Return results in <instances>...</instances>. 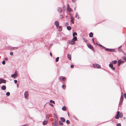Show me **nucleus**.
<instances>
[{"mask_svg": "<svg viewBox=\"0 0 126 126\" xmlns=\"http://www.w3.org/2000/svg\"><path fill=\"white\" fill-rule=\"evenodd\" d=\"M2 64L3 65H4L5 64V61L3 60L2 61Z\"/></svg>", "mask_w": 126, "mask_h": 126, "instance_id": "44", "label": "nucleus"}, {"mask_svg": "<svg viewBox=\"0 0 126 126\" xmlns=\"http://www.w3.org/2000/svg\"><path fill=\"white\" fill-rule=\"evenodd\" d=\"M69 23L68 22H66V23H65V26H67V25H69Z\"/></svg>", "mask_w": 126, "mask_h": 126, "instance_id": "46", "label": "nucleus"}, {"mask_svg": "<svg viewBox=\"0 0 126 126\" xmlns=\"http://www.w3.org/2000/svg\"><path fill=\"white\" fill-rule=\"evenodd\" d=\"M73 118H74L76 120H77V119L76 116L74 115H73Z\"/></svg>", "mask_w": 126, "mask_h": 126, "instance_id": "48", "label": "nucleus"}, {"mask_svg": "<svg viewBox=\"0 0 126 126\" xmlns=\"http://www.w3.org/2000/svg\"><path fill=\"white\" fill-rule=\"evenodd\" d=\"M122 52L124 54V56H125V57H126V54L123 51Z\"/></svg>", "mask_w": 126, "mask_h": 126, "instance_id": "52", "label": "nucleus"}, {"mask_svg": "<svg viewBox=\"0 0 126 126\" xmlns=\"http://www.w3.org/2000/svg\"><path fill=\"white\" fill-rule=\"evenodd\" d=\"M109 67L113 70H115V68L113 67V64L112 63H110V64L109 65Z\"/></svg>", "mask_w": 126, "mask_h": 126, "instance_id": "6", "label": "nucleus"}, {"mask_svg": "<svg viewBox=\"0 0 126 126\" xmlns=\"http://www.w3.org/2000/svg\"><path fill=\"white\" fill-rule=\"evenodd\" d=\"M87 46L88 47L91 49L93 51H94L93 47L90 44H87Z\"/></svg>", "mask_w": 126, "mask_h": 126, "instance_id": "4", "label": "nucleus"}, {"mask_svg": "<svg viewBox=\"0 0 126 126\" xmlns=\"http://www.w3.org/2000/svg\"><path fill=\"white\" fill-rule=\"evenodd\" d=\"M124 62V61L122 60L121 59H119L118 61V66H120L121 64L123 63Z\"/></svg>", "mask_w": 126, "mask_h": 126, "instance_id": "3", "label": "nucleus"}, {"mask_svg": "<svg viewBox=\"0 0 126 126\" xmlns=\"http://www.w3.org/2000/svg\"><path fill=\"white\" fill-rule=\"evenodd\" d=\"M119 115H116L115 116V118L116 119H118L119 118Z\"/></svg>", "mask_w": 126, "mask_h": 126, "instance_id": "36", "label": "nucleus"}, {"mask_svg": "<svg viewBox=\"0 0 126 126\" xmlns=\"http://www.w3.org/2000/svg\"><path fill=\"white\" fill-rule=\"evenodd\" d=\"M119 50V52H122L123 51V50L122 49H120V48L118 49Z\"/></svg>", "mask_w": 126, "mask_h": 126, "instance_id": "47", "label": "nucleus"}, {"mask_svg": "<svg viewBox=\"0 0 126 126\" xmlns=\"http://www.w3.org/2000/svg\"><path fill=\"white\" fill-rule=\"evenodd\" d=\"M68 43L70 44L74 45L75 43V42H74L72 40H68Z\"/></svg>", "mask_w": 126, "mask_h": 126, "instance_id": "8", "label": "nucleus"}, {"mask_svg": "<svg viewBox=\"0 0 126 126\" xmlns=\"http://www.w3.org/2000/svg\"><path fill=\"white\" fill-rule=\"evenodd\" d=\"M73 2H75L77 0H71Z\"/></svg>", "mask_w": 126, "mask_h": 126, "instance_id": "60", "label": "nucleus"}, {"mask_svg": "<svg viewBox=\"0 0 126 126\" xmlns=\"http://www.w3.org/2000/svg\"><path fill=\"white\" fill-rule=\"evenodd\" d=\"M122 46H121L119 47H118V49L122 47Z\"/></svg>", "mask_w": 126, "mask_h": 126, "instance_id": "63", "label": "nucleus"}, {"mask_svg": "<svg viewBox=\"0 0 126 126\" xmlns=\"http://www.w3.org/2000/svg\"><path fill=\"white\" fill-rule=\"evenodd\" d=\"M94 67L96 68H100L101 67V66L97 63H94L93 64Z\"/></svg>", "mask_w": 126, "mask_h": 126, "instance_id": "2", "label": "nucleus"}, {"mask_svg": "<svg viewBox=\"0 0 126 126\" xmlns=\"http://www.w3.org/2000/svg\"><path fill=\"white\" fill-rule=\"evenodd\" d=\"M59 59V57H57L55 59V61L56 62H57L58 61Z\"/></svg>", "mask_w": 126, "mask_h": 126, "instance_id": "40", "label": "nucleus"}, {"mask_svg": "<svg viewBox=\"0 0 126 126\" xmlns=\"http://www.w3.org/2000/svg\"><path fill=\"white\" fill-rule=\"evenodd\" d=\"M61 79L63 81H64L66 80V78L63 76H62L61 78Z\"/></svg>", "mask_w": 126, "mask_h": 126, "instance_id": "21", "label": "nucleus"}, {"mask_svg": "<svg viewBox=\"0 0 126 126\" xmlns=\"http://www.w3.org/2000/svg\"><path fill=\"white\" fill-rule=\"evenodd\" d=\"M55 120L54 121V123H53L55 124H58V119H55Z\"/></svg>", "mask_w": 126, "mask_h": 126, "instance_id": "30", "label": "nucleus"}, {"mask_svg": "<svg viewBox=\"0 0 126 126\" xmlns=\"http://www.w3.org/2000/svg\"><path fill=\"white\" fill-rule=\"evenodd\" d=\"M124 98V96L122 94H121V96L120 97V101H121L122 102H123V99Z\"/></svg>", "mask_w": 126, "mask_h": 126, "instance_id": "13", "label": "nucleus"}, {"mask_svg": "<svg viewBox=\"0 0 126 126\" xmlns=\"http://www.w3.org/2000/svg\"><path fill=\"white\" fill-rule=\"evenodd\" d=\"M50 103H53L54 104L55 103L54 101L53 100H50Z\"/></svg>", "mask_w": 126, "mask_h": 126, "instance_id": "37", "label": "nucleus"}, {"mask_svg": "<svg viewBox=\"0 0 126 126\" xmlns=\"http://www.w3.org/2000/svg\"><path fill=\"white\" fill-rule=\"evenodd\" d=\"M57 11L60 13H61L62 11V9L60 7H58L57 9Z\"/></svg>", "mask_w": 126, "mask_h": 126, "instance_id": "12", "label": "nucleus"}, {"mask_svg": "<svg viewBox=\"0 0 126 126\" xmlns=\"http://www.w3.org/2000/svg\"><path fill=\"white\" fill-rule=\"evenodd\" d=\"M59 124L60 125H63V123L60 121H59Z\"/></svg>", "mask_w": 126, "mask_h": 126, "instance_id": "34", "label": "nucleus"}, {"mask_svg": "<svg viewBox=\"0 0 126 126\" xmlns=\"http://www.w3.org/2000/svg\"><path fill=\"white\" fill-rule=\"evenodd\" d=\"M10 93L9 92H7L6 93V95L7 96H9L10 95Z\"/></svg>", "mask_w": 126, "mask_h": 126, "instance_id": "39", "label": "nucleus"}, {"mask_svg": "<svg viewBox=\"0 0 126 126\" xmlns=\"http://www.w3.org/2000/svg\"><path fill=\"white\" fill-rule=\"evenodd\" d=\"M122 102L121 101H120V102L119 104V105H121L122 104Z\"/></svg>", "mask_w": 126, "mask_h": 126, "instance_id": "58", "label": "nucleus"}, {"mask_svg": "<svg viewBox=\"0 0 126 126\" xmlns=\"http://www.w3.org/2000/svg\"><path fill=\"white\" fill-rule=\"evenodd\" d=\"M57 28H58L59 29L58 30V31H62V27L61 26H59V25L58 26V27H57Z\"/></svg>", "mask_w": 126, "mask_h": 126, "instance_id": "15", "label": "nucleus"}, {"mask_svg": "<svg viewBox=\"0 0 126 126\" xmlns=\"http://www.w3.org/2000/svg\"><path fill=\"white\" fill-rule=\"evenodd\" d=\"M62 110L64 111H66V107L65 106H63L62 108Z\"/></svg>", "mask_w": 126, "mask_h": 126, "instance_id": "31", "label": "nucleus"}, {"mask_svg": "<svg viewBox=\"0 0 126 126\" xmlns=\"http://www.w3.org/2000/svg\"><path fill=\"white\" fill-rule=\"evenodd\" d=\"M6 87L5 85H2L1 86V89L2 90H4L6 89Z\"/></svg>", "mask_w": 126, "mask_h": 126, "instance_id": "16", "label": "nucleus"}, {"mask_svg": "<svg viewBox=\"0 0 126 126\" xmlns=\"http://www.w3.org/2000/svg\"><path fill=\"white\" fill-rule=\"evenodd\" d=\"M6 82V80L5 79L0 78V84L2 83H5Z\"/></svg>", "mask_w": 126, "mask_h": 126, "instance_id": "5", "label": "nucleus"}, {"mask_svg": "<svg viewBox=\"0 0 126 126\" xmlns=\"http://www.w3.org/2000/svg\"><path fill=\"white\" fill-rule=\"evenodd\" d=\"M119 117L120 118H122L123 117V115L122 112H121L120 114L119 115Z\"/></svg>", "mask_w": 126, "mask_h": 126, "instance_id": "23", "label": "nucleus"}, {"mask_svg": "<svg viewBox=\"0 0 126 126\" xmlns=\"http://www.w3.org/2000/svg\"><path fill=\"white\" fill-rule=\"evenodd\" d=\"M70 22H71V23L72 24H74V21H73V20H71L70 21Z\"/></svg>", "mask_w": 126, "mask_h": 126, "instance_id": "50", "label": "nucleus"}, {"mask_svg": "<svg viewBox=\"0 0 126 126\" xmlns=\"http://www.w3.org/2000/svg\"><path fill=\"white\" fill-rule=\"evenodd\" d=\"M46 117L47 120H49V118L48 114H47L46 115Z\"/></svg>", "mask_w": 126, "mask_h": 126, "instance_id": "20", "label": "nucleus"}, {"mask_svg": "<svg viewBox=\"0 0 126 126\" xmlns=\"http://www.w3.org/2000/svg\"><path fill=\"white\" fill-rule=\"evenodd\" d=\"M14 82L15 83H16L17 82V80L15 79L14 80Z\"/></svg>", "mask_w": 126, "mask_h": 126, "instance_id": "49", "label": "nucleus"}, {"mask_svg": "<svg viewBox=\"0 0 126 126\" xmlns=\"http://www.w3.org/2000/svg\"><path fill=\"white\" fill-rule=\"evenodd\" d=\"M47 122L46 121H44L43 122V124L44 125H45L47 123Z\"/></svg>", "mask_w": 126, "mask_h": 126, "instance_id": "27", "label": "nucleus"}, {"mask_svg": "<svg viewBox=\"0 0 126 126\" xmlns=\"http://www.w3.org/2000/svg\"><path fill=\"white\" fill-rule=\"evenodd\" d=\"M52 126H59L58 124L55 123L54 125H52Z\"/></svg>", "mask_w": 126, "mask_h": 126, "instance_id": "41", "label": "nucleus"}, {"mask_svg": "<svg viewBox=\"0 0 126 126\" xmlns=\"http://www.w3.org/2000/svg\"><path fill=\"white\" fill-rule=\"evenodd\" d=\"M50 56H51V57L52 56V54L51 53V52L50 53Z\"/></svg>", "mask_w": 126, "mask_h": 126, "instance_id": "64", "label": "nucleus"}, {"mask_svg": "<svg viewBox=\"0 0 126 126\" xmlns=\"http://www.w3.org/2000/svg\"><path fill=\"white\" fill-rule=\"evenodd\" d=\"M67 29L69 31L71 30V27L70 26H68L67 27Z\"/></svg>", "mask_w": 126, "mask_h": 126, "instance_id": "24", "label": "nucleus"}, {"mask_svg": "<svg viewBox=\"0 0 126 126\" xmlns=\"http://www.w3.org/2000/svg\"><path fill=\"white\" fill-rule=\"evenodd\" d=\"M54 24L56 26V27H58V26L59 25V22L57 21H55L54 22Z\"/></svg>", "mask_w": 126, "mask_h": 126, "instance_id": "10", "label": "nucleus"}, {"mask_svg": "<svg viewBox=\"0 0 126 126\" xmlns=\"http://www.w3.org/2000/svg\"><path fill=\"white\" fill-rule=\"evenodd\" d=\"M4 59L6 61H7L8 60V58L7 57H5L4 58Z\"/></svg>", "mask_w": 126, "mask_h": 126, "instance_id": "54", "label": "nucleus"}, {"mask_svg": "<svg viewBox=\"0 0 126 126\" xmlns=\"http://www.w3.org/2000/svg\"><path fill=\"white\" fill-rule=\"evenodd\" d=\"M17 74L16 73V72H15L14 73V74H12L11 75V77L12 78H13L14 79H15L16 78V77H14V76H15L16 77L17 75Z\"/></svg>", "mask_w": 126, "mask_h": 126, "instance_id": "9", "label": "nucleus"}, {"mask_svg": "<svg viewBox=\"0 0 126 126\" xmlns=\"http://www.w3.org/2000/svg\"><path fill=\"white\" fill-rule=\"evenodd\" d=\"M60 119L61 121L63 122H64L65 121V119L63 117H61Z\"/></svg>", "mask_w": 126, "mask_h": 126, "instance_id": "18", "label": "nucleus"}, {"mask_svg": "<svg viewBox=\"0 0 126 126\" xmlns=\"http://www.w3.org/2000/svg\"><path fill=\"white\" fill-rule=\"evenodd\" d=\"M67 57H68V58L69 60H70L71 59V55L70 54H68L67 55Z\"/></svg>", "mask_w": 126, "mask_h": 126, "instance_id": "14", "label": "nucleus"}, {"mask_svg": "<svg viewBox=\"0 0 126 126\" xmlns=\"http://www.w3.org/2000/svg\"><path fill=\"white\" fill-rule=\"evenodd\" d=\"M74 65L73 64L71 65H70V67L71 68H73L74 67Z\"/></svg>", "mask_w": 126, "mask_h": 126, "instance_id": "55", "label": "nucleus"}, {"mask_svg": "<svg viewBox=\"0 0 126 126\" xmlns=\"http://www.w3.org/2000/svg\"><path fill=\"white\" fill-rule=\"evenodd\" d=\"M70 18L71 20H74V17H73L72 16H71L70 17Z\"/></svg>", "mask_w": 126, "mask_h": 126, "instance_id": "43", "label": "nucleus"}, {"mask_svg": "<svg viewBox=\"0 0 126 126\" xmlns=\"http://www.w3.org/2000/svg\"><path fill=\"white\" fill-rule=\"evenodd\" d=\"M66 123L68 125H69L70 124V122L69 120H67L66 121Z\"/></svg>", "mask_w": 126, "mask_h": 126, "instance_id": "38", "label": "nucleus"}, {"mask_svg": "<svg viewBox=\"0 0 126 126\" xmlns=\"http://www.w3.org/2000/svg\"><path fill=\"white\" fill-rule=\"evenodd\" d=\"M117 62V61L116 60H114L112 61L111 62H110V63H112V64H115Z\"/></svg>", "mask_w": 126, "mask_h": 126, "instance_id": "19", "label": "nucleus"}, {"mask_svg": "<svg viewBox=\"0 0 126 126\" xmlns=\"http://www.w3.org/2000/svg\"><path fill=\"white\" fill-rule=\"evenodd\" d=\"M66 85L65 84H63L62 86V87L64 89H65V88L66 87Z\"/></svg>", "mask_w": 126, "mask_h": 126, "instance_id": "32", "label": "nucleus"}, {"mask_svg": "<svg viewBox=\"0 0 126 126\" xmlns=\"http://www.w3.org/2000/svg\"><path fill=\"white\" fill-rule=\"evenodd\" d=\"M73 38L72 39V40H73L74 42H75V41H76L77 40V37L76 36H73Z\"/></svg>", "mask_w": 126, "mask_h": 126, "instance_id": "11", "label": "nucleus"}, {"mask_svg": "<svg viewBox=\"0 0 126 126\" xmlns=\"http://www.w3.org/2000/svg\"><path fill=\"white\" fill-rule=\"evenodd\" d=\"M94 38H92V41L93 42V43H94V44H95V42H94Z\"/></svg>", "mask_w": 126, "mask_h": 126, "instance_id": "57", "label": "nucleus"}, {"mask_svg": "<svg viewBox=\"0 0 126 126\" xmlns=\"http://www.w3.org/2000/svg\"><path fill=\"white\" fill-rule=\"evenodd\" d=\"M95 44L97 45H98V46H99L102 47L103 48H105V47L104 46H103L102 45H101L100 44H98L97 43H95Z\"/></svg>", "mask_w": 126, "mask_h": 126, "instance_id": "17", "label": "nucleus"}, {"mask_svg": "<svg viewBox=\"0 0 126 126\" xmlns=\"http://www.w3.org/2000/svg\"><path fill=\"white\" fill-rule=\"evenodd\" d=\"M53 117L54 118V119H58L55 113H54L53 114Z\"/></svg>", "mask_w": 126, "mask_h": 126, "instance_id": "25", "label": "nucleus"}, {"mask_svg": "<svg viewBox=\"0 0 126 126\" xmlns=\"http://www.w3.org/2000/svg\"><path fill=\"white\" fill-rule=\"evenodd\" d=\"M63 18V16L62 15V14L61 15H60V18L61 19H62Z\"/></svg>", "mask_w": 126, "mask_h": 126, "instance_id": "51", "label": "nucleus"}, {"mask_svg": "<svg viewBox=\"0 0 126 126\" xmlns=\"http://www.w3.org/2000/svg\"><path fill=\"white\" fill-rule=\"evenodd\" d=\"M53 117L54 118V119H58L55 113H54L53 114Z\"/></svg>", "mask_w": 126, "mask_h": 126, "instance_id": "26", "label": "nucleus"}, {"mask_svg": "<svg viewBox=\"0 0 126 126\" xmlns=\"http://www.w3.org/2000/svg\"><path fill=\"white\" fill-rule=\"evenodd\" d=\"M124 95L125 98L126 99V94L125 93L124 94Z\"/></svg>", "mask_w": 126, "mask_h": 126, "instance_id": "61", "label": "nucleus"}, {"mask_svg": "<svg viewBox=\"0 0 126 126\" xmlns=\"http://www.w3.org/2000/svg\"><path fill=\"white\" fill-rule=\"evenodd\" d=\"M83 40H84L85 41V42H86L87 41V40H86V39H85V38H84Z\"/></svg>", "mask_w": 126, "mask_h": 126, "instance_id": "62", "label": "nucleus"}, {"mask_svg": "<svg viewBox=\"0 0 126 126\" xmlns=\"http://www.w3.org/2000/svg\"><path fill=\"white\" fill-rule=\"evenodd\" d=\"M116 126H121V125L120 123H118L117 125Z\"/></svg>", "mask_w": 126, "mask_h": 126, "instance_id": "45", "label": "nucleus"}, {"mask_svg": "<svg viewBox=\"0 0 126 126\" xmlns=\"http://www.w3.org/2000/svg\"><path fill=\"white\" fill-rule=\"evenodd\" d=\"M105 48V50L107 51L115 52H116L115 49L109 48H106V47L105 48Z\"/></svg>", "mask_w": 126, "mask_h": 126, "instance_id": "1", "label": "nucleus"}, {"mask_svg": "<svg viewBox=\"0 0 126 126\" xmlns=\"http://www.w3.org/2000/svg\"><path fill=\"white\" fill-rule=\"evenodd\" d=\"M120 112L119 111H117V115H119L120 113Z\"/></svg>", "mask_w": 126, "mask_h": 126, "instance_id": "56", "label": "nucleus"}, {"mask_svg": "<svg viewBox=\"0 0 126 126\" xmlns=\"http://www.w3.org/2000/svg\"><path fill=\"white\" fill-rule=\"evenodd\" d=\"M13 52H10V55H13Z\"/></svg>", "mask_w": 126, "mask_h": 126, "instance_id": "53", "label": "nucleus"}, {"mask_svg": "<svg viewBox=\"0 0 126 126\" xmlns=\"http://www.w3.org/2000/svg\"><path fill=\"white\" fill-rule=\"evenodd\" d=\"M18 48V47H13L11 48V50H15L17 49Z\"/></svg>", "mask_w": 126, "mask_h": 126, "instance_id": "28", "label": "nucleus"}, {"mask_svg": "<svg viewBox=\"0 0 126 126\" xmlns=\"http://www.w3.org/2000/svg\"><path fill=\"white\" fill-rule=\"evenodd\" d=\"M93 36V33L92 32H91L89 33V36L90 37H92Z\"/></svg>", "mask_w": 126, "mask_h": 126, "instance_id": "22", "label": "nucleus"}, {"mask_svg": "<svg viewBox=\"0 0 126 126\" xmlns=\"http://www.w3.org/2000/svg\"><path fill=\"white\" fill-rule=\"evenodd\" d=\"M77 16H78V19H79V15L78 14V13H76V15H75V17L76 18H77Z\"/></svg>", "mask_w": 126, "mask_h": 126, "instance_id": "42", "label": "nucleus"}, {"mask_svg": "<svg viewBox=\"0 0 126 126\" xmlns=\"http://www.w3.org/2000/svg\"><path fill=\"white\" fill-rule=\"evenodd\" d=\"M67 10L69 12H71L72 10V9H71L69 7H67Z\"/></svg>", "mask_w": 126, "mask_h": 126, "instance_id": "29", "label": "nucleus"}, {"mask_svg": "<svg viewBox=\"0 0 126 126\" xmlns=\"http://www.w3.org/2000/svg\"><path fill=\"white\" fill-rule=\"evenodd\" d=\"M49 103V105L50 106H51L52 107H54V105H53V104H50Z\"/></svg>", "mask_w": 126, "mask_h": 126, "instance_id": "59", "label": "nucleus"}, {"mask_svg": "<svg viewBox=\"0 0 126 126\" xmlns=\"http://www.w3.org/2000/svg\"><path fill=\"white\" fill-rule=\"evenodd\" d=\"M72 35L73 36H75V35L76 36L77 35V33L76 32H74L73 33Z\"/></svg>", "mask_w": 126, "mask_h": 126, "instance_id": "33", "label": "nucleus"}, {"mask_svg": "<svg viewBox=\"0 0 126 126\" xmlns=\"http://www.w3.org/2000/svg\"><path fill=\"white\" fill-rule=\"evenodd\" d=\"M24 97L25 98H27L28 96V92L27 91H26L24 93Z\"/></svg>", "mask_w": 126, "mask_h": 126, "instance_id": "7", "label": "nucleus"}, {"mask_svg": "<svg viewBox=\"0 0 126 126\" xmlns=\"http://www.w3.org/2000/svg\"><path fill=\"white\" fill-rule=\"evenodd\" d=\"M122 58L126 62V57H125V56H122Z\"/></svg>", "mask_w": 126, "mask_h": 126, "instance_id": "35", "label": "nucleus"}]
</instances>
